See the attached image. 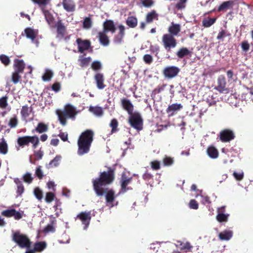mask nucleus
Listing matches in <instances>:
<instances>
[{"label":"nucleus","mask_w":253,"mask_h":253,"mask_svg":"<svg viewBox=\"0 0 253 253\" xmlns=\"http://www.w3.org/2000/svg\"><path fill=\"white\" fill-rule=\"evenodd\" d=\"M115 179V169L110 167L108 168L107 171L100 173L99 177L93 179L92 181L93 187L98 196H102L106 192L107 188L103 186L109 185Z\"/></svg>","instance_id":"nucleus-1"},{"label":"nucleus","mask_w":253,"mask_h":253,"mask_svg":"<svg viewBox=\"0 0 253 253\" xmlns=\"http://www.w3.org/2000/svg\"><path fill=\"white\" fill-rule=\"evenodd\" d=\"M93 135L94 132L91 129H86L81 133L78 140V155L82 156L89 151Z\"/></svg>","instance_id":"nucleus-2"},{"label":"nucleus","mask_w":253,"mask_h":253,"mask_svg":"<svg viewBox=\"0 0 253 253\" xmlns=\"http://www.w3.org/2000/svg\"><path fill=\"white\" fill-rule=\"evenodd\" d=\"M56 114L58 116L60 124L62 126H65L67 124L66 118L75 119L77 112L74 106L71 104H67L63 111L57 110Z\"/></svg>","instance_id":"nucleus-3"},{"label":"nucleus","mask_w":253,"mask_h":253,"mask_svg":"<svg viewBox=\"0 0 253 253\" xmlns=\"http://www.w3.org/2000/svg\"><path fill=\"white\" fill-rule=\"evenodd\" d=\"M12 240L21 249H29L31 246L32 242L26 234H22L17 231L13 233Z\"/></svg>","instance_id":"nucleus-4"},{"label":"nucleus","mask_w":253,"mask_h":253,"mask_svg":"<svg viewBox=\"0 0 253 253\" xmlns=\"http://www.w3.org/2000/svg\"><path fill=\"white\" fill-rule=\"evenodd\" d=\"M128 123L133 128L137 130H141L143 128V119L138 112H135L130 115Z\"/></svg>","instance_id":"nucleus-5"},{"label":"nucleus","mask_w":253,"mask_h":253,"mask_svg":"<svg viewBox=\"0 0 253 253\" xmlns=\"http://www.w3.org/2000/svg\"><path fill=\"white\" fill-rule=\"evenodd\" d=\"M163 45L168 52H170L171 49L176 47L177 41L172 35L167 34H164L162 37Z\"/></svg>","instance_id":"nucleus-6"},{"label":"nucleus","mask_w":253,"mask_h":253,"mask_svg":"<svg viewBox=\"0 0 253 253\" xmlns=\"http://www.w3.org/2000/svg\"><path fill=\"white\" fill-rule=\"evenodd\" d=\"M226 81L224 76L220 75L217 80V85L214 87V89L220 93H227L229 92V88L226 87Z\"/></svg>","instance_id":"nucleus-7"},{"label":"nucleus","mask_w":253,"mask_h":253,"mask_svg":"<svg viewBox=\"0 0 253 253\" xmlns=\"http://www.w3.org/2000/svg\"><path fill=\"white\" fill-rule=\"evenodd\" d=\"M132 177L127 176L125 172H123L121 174L120 179V183L121 185V192L125 193L127 191L131 189V188L127 187V186L131 182Z\"/></svg>","instance_id":"nucleus-8"},{"label":"nucleus","mask_w":253,"mask_h":253,"mask_svg":"<svg viewBox=\"0 0 253 253\" xmlns=\"http://www.w3.org/2000/svg\"><path fill=\"white\" fill-rule=\"evenodd\" d=\"M235 137L234 131L230 129L226 128L222 130L219 133L220 140L222 142H230Z\"/></svg>","instance_id":"nucleus-9"},{"label":"nucleus","mask_w":253,"mask_h":253,"mask_svg":"<svg viewBox=\"0 0 253 253\" xmlns=\"http://www.w3.org/2000/svg\"><path fill=\"white\" fill-rule=\"evenodd\" d=\"M91 211H82L79 213L76 217L77 219H80L82 224L84 225V229H86L88 227L91 220Z\"/></svg>","instance_id":"nucleus-10"},{"label":"nucleus","mask_w":253,"mask_h":253,"mask_svg":"<svg viewBox=\"0 0 253 253\" xmlns=\"http://www.w3.org/2000/svg\"><path fill=\"white\" fill-rule=\"evenodd\" d=\"M180 71L177 67L170 66L165 67L163 71V75L167 78L172 79L176 77Z\"/></svg>","instance_id":"nucleus-11"},{"label":"nucleus","mask_w":253,"mask_h":253,"mask_svg":"<svg viewBox=\"0 0 253 253\" xmlns=\"http://www.w3.org/2000/svg\"><path fill=\"white\" fill-rule=\"evenodd\" d=\"M76 43L78 45V51L81 53L87 50L91 45L90 42L89 40H83L81 38H78L76 40Z\"/></svg>","instance_id":"nucleus-12"},{"label":"nucleus","mask_w":253,"mask_h":253,"mask_svg":"<svg viewBox=\"0 0 253 253\" xmlns=\"http://www.w3.org/2000/svg\"><path fill=\"white\" fill-rule=\"evenodd\" d=\"M1 215L6 217H11L13 216L16 220H19L22 217V213L19 211H16L15 209H9L3 211Z\"/></svg>","instance_id":"nucleus-13"},{"label":"nucleus","mask_w":253,"mask_h":253,"mask_svg":"<svg viewBox=\"0 0 253 253\" xmlns=\"http://www.w3.org/2000/svg\"><path fill=\"white\" fill-rule=\"evenodd\" d=\"M94 79L98 89H103L105 87L106 85L104 84L105 78L102 73H96L94 76Z\"/></svg>","instance_id":"nucleus-14"},{"label":"nucleus","mask_w":253,"mask_h":253,"mask_svg":"<svg viewBox=\"0 0 253 253\" xmlns=\"http://www.w3.org/2000/svg\"><path fill=\"white\" fill-rule=\"evenodd\" d=\"M103 31L105 32H111L112 33L115 32L116 28L113 20L107 19L103 24Z\"/></svg>","instance_id":"nucleus-15"},{"label":"nucleus","mask_w":253,"mask_h":253,"mask_svg":"<svg viewBox=\"0 0 253 253\" xmlns=\"http://www.w3.org/2000/svg\"><path fill=\"white\" fill-rule=\"evenodd\" d=\"M121 104L124 109L126 111L129 115L132 113L133 105L129 100L124 98L121 100Z\"/></svg>","instance_id":"nucleus-16"},{"label":"nucleus","mask_w":253,"mask_h":253,"mask_svg":"<svg viewBox=\"0 0 253 253\" xmlns=\"http://www.w3.org/2000/svg\"><path fill=\"white\" fill-rule=\"evenodd\" d=\"M55 27L57 29V36L60 38L64 37L66 35V28L61 20H59L56 23Z\"/></svg>","instance_id":"nucleus-17"},{"label":"nucleus","mask_w":253,"mask_h":253,"mask_svg":"<svg viewBox=\"0 0 253 253\" xmlns=\"http://www.w3.org/2000/svg\"><path fill=\"white\" fill-rule=\"evenodd\" d=\"M13 67L15 72L22 74L25 67V64L23 60L15 59L14 61Z\"/></svg>","instance_id":"nucleus-18"},{"label":"nucleus","mask_w":253,"mask_h":253,"mask_svg":"<svg viewBox=\"0 0 253 253\" xmlns=\"http://www.w3.org/2000/svg\"><path fill=\"white\" fill-rule=\"evenodd\" d=\"M62 5L67 12H73L75 10L76 4L73 0H63Z\"/></svg>","instance_id":"nucleus-19"},{"label":"nucleus","mask_w":253,"mask_h":253,"mask_svg":"<svg viewBox=\"0 0 253 253\" xmlns=\"http://www.w3.org/2000/svg\"><path fill=\"white\" fill-rule=\"evenodd\" d=\"M119 33L116 35L114 38V42L116 43H121L124 37L125 33V27L124 25H120L118 26Z\"/></svg>","instance_id":"nucleus-20"},{"label":"nucleus","mask_w":253,"mask_h":253,"mask_svg":"<svg viewBox=\"0 0 253 253\" xmlns=\"http://www.w3.org/2000/svg\"><path fill=\"white\" fill-rule=\"evenodd\" d=\"M106 33L107 32L101 31L98 34V38L100 44L105 46H108L110 43L109 37Z\"/></svg>","instance_id":"nucleus-21"},{"label":"nucleus","mask_w":253,"mask_h":253,"mask_svg":"<svg viewBox=\"0 0 253 253\" xmlns=\"http://www.w3.org/2000/svg\"><path fill=\"white\" fill-rule=\"evenodd\" d=\"M181 27L178 24H174L172 22L171 25L169 27L168 31L169 35H172V36H177L180 32Z\"/></svg>","instance_id":"nucleus-22"},{"label":"nucleus","mask_w":253,"mask_h":253,"mask_svg":"<svg viewBox=\"0 0 253 253\" xmlns=\"http://www.w3.org/2000/svg\"><path fill=\"white\" fill-rule=\"evenodd\" d=\"M182 108V106L181 104H172L169 105L167 109V113L169 114V116H172L174 112L177 110H179Z\"/></svg>","instance_id":"nucleus-23"},{"label":"nucleus","mask_w":253,"mask_h":253,"mask_svg":"<svg viewBox=\"0 0 253 253\" xmlns=\"http://www.w3.org/2000/svg\"><path fill=\"white\" fill-rule=\"evenodd\" d=\"M232 231L225 230L219 234L218 237L221 241H228L232 238Z\"/></svg>","instance_id":"nucleus-24"},{"label":"nucleus","mask_w":253,"mask_h":253,"mask_svg":"<svg viewBox=\"0 0 253 253\" xmlns=\"http://www.w3.org/2000/svg\"><path fill=\"white\" fill-rule=\"evenodd\" d=\"M48 129V126L47 125L43 123H38L37 127L32 130V133L37 132L39 133H42L46 132Z\"/></svg>","instance_id":"nucleus-25"},{"label":"nucleus","mask_w":253,"mask_h":253,"mask_svg":"<svg viewBox=\"0 0 253 253\" xmlns=\"http://www.w3.org/2000/svg\"><path fill=\"white\" fill-rule=\"evenodd\" d=\"M105 194H106L105 198L106 202L108 204L112 203L115 199L114 191L112 189L108 190L107 188V190L106 191V192L105 193Z\"/></svg>","instance_id":"nucleus-26"},{"label":"nucleus","mask_w":253,"mask_h":253,"mask_svg":"<svg viewBox=\"0 0 253 253\" xmlns=\"http://www.w3.org/2000/svg\"><path fill=\"white\" fill-rule=\"evenodd\" d=\"M17 142L20 147H24L29 145V136H20L17 138Z\"/></svg>","instance_id":"nucleus-27"},{"label":"nucleus","mask_w":253,"mask_h":253,"mask_svg":"<svg viewBox=\"0 0 253 253\" xmlns=\"http://www.w3.org/2000/svg\"><path fill=\"white\" fill-rule=\"evenodd\" d=\"M158 15L156 11L153 10L148 13L146 16V22L147 23H151L154 19L158 20Z\"/></svg>","instance_id":"nucleus-28"},{"label":"nucleus","mask_w":253,"mask_h":253,"mask_svg":"<svg viewBox=\"0 0 253 253\" xmlns=\"http://www.w3.org/2000/svg\"><path fill=\"white\" fill-rule=\"evenodd\" d=\"M24 32L27 38L34 40L36 38L37 33L33 29L31 28H26Z\"/></svg>","instance_id":"nucleus-29"},{"label":"nucleus","mask_w":253,"mask_h":253,"mask_svg":"<svg viewBox=\"0 0 253 253\" xmlns=\"http://www.w3.org/2000/svg\"><path fill=\"white\" fill-rule=\"evenodd\" d=\"M209 156L212 159H216L218 156V150L213 146H210L207 149Z\"/></svg>","instance_id":"nucleus-30"},{"label":"nucleus","mask_w":253,"mask_h":253,"mask_svg":"<svg viewBox=\"0 0 253 253\" xmlns=\"http://www.w3.org/2000/svg\"><path fill=\"white\" fill-rule=\"evenodd\" d=\"M46 247V243L45 242H38L35 243L34 250L36 252H41Z\"/></svg>","instance_id":"nucleus-31"},{"label":"nucleus","mask_w":253,"mask_h":253,"mask_svg":"<svg viewBox=\"0 0 253 253\" xmlns=\"http://www.w3.org/2000/svg\"><path fill=\"white\" fill-rule=\"evenodd\" d=\"M32 108L30 109V108L27 105L23 106L20 112L22 118L26 120L29 116V112L32 111Z\"/></svg>","instance_id":"nucleus-32"},{"label":"nucleus","mask_w":253,"mask_h":253,"mask_svg":"<svg viewBox=\"0 0 253 253\" xmlns=\"http://www.w3.org/2000/svg\"><path fill=\"white\" fill-rule=\"evenodd\" d=\"M190 54V51L186 47L181 48L177 52L176 55L180 59L183 58L184 57L187 56Z\"/></svg>","instance_id":"nucleus-33"},{"label":"nucleus","mask_w":253,"mask_h":253,"mask_svg":"<svg viewBox=\"0 0 253 253\" xmlns=\"http://www.w3.org/2000/svg\"><path fill=\"white\" fill-rule=\"evenodd\" d=\"M56 223V220L55 219H52L50 221V223L48 224L43 230V232L46 234L49 232H54L55 231L54 225Z\"/></svg>","instance_id":"nucleus-34"},{"label":"nucleus","mask_w":253,"mask_h":253,"mask_svg":"<svg viewBox=\"0 0 253 253\" xmlns=\"http://www.w3.org/2000/svg\"><path fill=\"white\" fill-rule=\"evenodd\" d=\"M126 24L130 28H135L137 24V19L133 16H130L126 20Z\"/></svg>","instance_id":"nucleus-35"},{"label":"nucleus","mask_w":253,"mask_h":253,"mask_svg":"<svg viewBox=\"0 0 253 253\" xmlns=\"http://www.w3.org/2000/svg\"><path fill=\"white\" fill-rule=\"evenodd\" d=\"M233 1L232 0L224 1L218 7V11H221L225 9H228L230 7H232V6L233 4Z\"/></svg>","instance_id":"nucleus-36"},{"label":"nucleus","mask_w":253,"mask_h":253,"mask_svg":"<svg viewBox=\"0 0 253 253\" xmlns=\"http://www.w3.org/2000/svg\"><path fill=\"white\" fill-rule=\"evenodd\" d=\"M89 110L97 116H101L103 114V111L100 107H90Z\"/></svg>","instance_id":"nucleus-37"},{"label":"nucleus","mask_w":253,"mask_h":253,"mask_svg":"<svg viewBox=\"0 0 253 253\" xmlns=\"http://www.w3.org/2000/svg\"><path fill=\"white\" fill-rule=\"evenodd\" d=\"M92 26V21L90 17H86L83 22V27L85 29H89Z\"/></svg>","instance_id":"nucleus-38"},{"label":"nucleus","mask_w":253,"mask_h":253,"mask_svg":"<svg viewBox=\"0 0 253 253\" xmlns=\"http://www.w3.org/2000/svg\"><path fill=\"white\" fill-rule=\"evenodd\" d=\"M112 128L111 133H114L117 132L119 130L118 126L119 123L116 119H113L111 120L109 125Z\"/></svg>","instance_id":"nucleus-39"},{"label":"nucleus","mask_w":253,"mask_h":253,"mask_svg":"<svg viewBox=\"0 0 253 253\" xmlns=\"http://www.w3.org/2000/svg\"><path fill=\"white\" fill-rule=\"evenodd\" d=\"M8 152V146L7 143L4 138L0 142V153L3 155L7 154Z\"/></svg>","instance_id":"nucleus-40"},{"label":"nucleus","mask_w":253,"mask_h":253,"mask_svg":"<svg viewBox=\"0 0 253 253\" xmlns=\"http://www.w3.org/2000/svg\"><path fill=\"white\" fill-rule=\"evenodd\" d=\"M32 144V147L35 149L40 143L39 137L37 135L29 136V143Z\"/></svg>","instance_id":"nucleus-41"},{"label":"nucleus","mask_w":253,"mask_h":253,"mask_svg":"<svg viewBox=\"0 0 253 253\" xmlns=\"http://www.w3.org/2000/svg\"><path fill=\"white\" fill-rule=\"evenodd\" d=\"M228 214L219 212L216 216V219L219 222H227L228 221Z\"/></svg>","instance_id":"nucleus-42"},{"label":"nucleus","mask_w":253,"mask_h":253,"mask_svg":"<svg viewBox=\"0 0 253 253\" xmlns=\"http://www.w3.org/2000/svg\"><path fill=\"white\" fill-rule=\"evenodd\" d=\"M216 18H212L209 19H204L203 22V26L205 27H210L216 21Z\"/></svg>","instance_id":"nucleus-43"},{"label":"nucleus","mask_w":253,"mask_h":253,"mask_svg":"<svg viewBox=\"0 0 253 253\" xmlns=\"http://www.w3.org/2000/svg\"><path fill=\"white\" fill-rule=\"evenodd\" d=\"M53 75V72L51 70L47 69L42 76V79L43 81H49L52 77Z\"/></svg>","instance_id":"nucleus-44"},{"label":"nucleus","mask_w":253,"mask_h":253,"mask_svg":"<svg viewBox=\"0 0 253 253\" xmlns=\"http://www.w3.org/2000/svg\"><path fill=\"white\" fill-rule=\"evenodd\" d=\"M20 73L17 72H13L12 74L11 79L12 82L14 84H17L21 80V77L20 76Z\"/></svg>","instance_id":"nucleus-45"},{"label":"nucleus","mask_w":253,"mask_h":253,"mask_svg":"<svg viewBox=\"0 0 253 253\" xmlns=\"http://www.w3.org/2000/svg\"><path fill=\"white\" fill-rule=\"evenodd\" d=\"M34 194L38 200L41 201L42 200L43 198V193L39 187H36L35 188L34 190Z\"/></svg>","instance_id":"nucleus-46"},{"label":"nucleus","mask_w":253,"mask_h":253,"mask_svg":"<svg viewBox=\"0 0 253 253\" xmlns=\"http://www.w3.org/2000/svg\"><path fill=\"white\" fill-rule=\"evenodd\" d=\"M55 198V195L53 193L48 192L46 193L45 201L46 203H50L54 200Z\"/></svg>","instance_id":"nucleus-47"},{"label":"nucleus","mask_w":253,"mask_h":253,"mask_svg":"<svg viewBox=\"0 0 253 253\" xmlns=\"http://www.w3.org/2000/svg\"><path fill=\"white\" fill-rule=\"evenodd\" d=\"M173 162L174 160L172 158L167 156H166L163 160V164L165 166H171L173 164Z\"/></svg>","instance_id":"nucleus-48"},{"label":"nucleus","mask_w":253,"mask_h":253,"mask_svg":"<svg viewBox=\"0 0 253 253\" xmlns=\"http://www.w3.org/2000/svg\"><path fill=\"white\" fill-rule=\"evenodd\" d=\"M0 61L5 66H8L10 63L9 57L5 54L0 55Z\"/></svg>","instance_id":"nucleus-49"},{"label":"nucleus","mask_w":253,"mask_h":253,"mask_svg":"<svg viewBox=\"0 0 253 253\" xmlns=\"http://www.w3.org/2000/svg\"><path fill=\"white\" fill-rule=\"evenodd\" d=\"M18 119L17 117L15 116L14 117L10 119L9 122L8 123V126H10V128L16 127L18 125Z\"/></svg>","instance_id":"nucleus-50"},{"label":"nucleus","mask_w":253,"mask_h":253,"mask_svg":"<svg viewBox=\"0 0 253 253\" xmlns=\"http://www.w3.org/2000/svg\"><path fill=\"white\" fill-rule=\"evenodd\" d=\"M91 58L90 57L82 58L79 59L80 62V66L82 67L87 66L91 61Z\"/></svg>","instance_id":"nucleus-51"},{"label":"nucleus","mask_w":253,"mask_h":253,"mask_svg":"<svg viewBox=\"0 0 253 253\" xmlns=\"http://www.w3.org/2000/svg\"><path fill=\"white\" fill-rule=\"evenodd\" d=\"M180 245L181 246L180 249L185 252H189L193 247L189 242L186 243H180Z\"/></svg>","instance_id":"nucleus-52"},{"label":"nucleus","mask_w":253,"mask_h":253,"mask_svg":"<svg viewBox=\"0 0 253 253\" xmlns=\"http://www.w3.org/2000/svg\"><path fill=\"white\" fill-rule=\"evenodd\" d=\"M44 15L47 23L49 24H52L54 21L52 15L48 11H44Z\"/></svg>","instance_id":"nucleus-53"},{"label":"nucleus","mask_w":253,"mask_h":253,"mask_svg":"<svg viewBox=\"0 0 253 253\" xmlns=\"http://www.w3.org/2000/svg\"><path fill=\"white\" fill-rule=\"evenodd\" d=\"M43 155V152L40 149L39 150L35 151L34 152V156L35 157V161H39L42 159Z\"/></svg>","instance_id":"nucleus-54"},{"label":"nucleus","mask_w":253,"mask_h":253,"mask_svg":"<svg viewBox=\"0 0 253 253\" xmlns=\"http://www.w3.org/2000/svg\"><path fill=\"white\" fill-rule=\"evenodd\" d=\"M8 97L7 96H3L0 98V107L1 108H5L8 105Z\"/></svg>","instance_id":"nucleus-55"},{"label":"nucleus","mask_w":253,"mask_h":253,"mask_svg":"<svg viewBox=\"0 0 253 253\" xmlns=\"http://www.w3.org/2000/svg\"><path fill=\"white\" fill-rule=\"evenodd\" d=\"M230 34L228 33L226 30H222L220 32H219L217 35L216 37L217 40H221L225 38L227 36H229Z\"/></svg>","instance_id":"nucleus-56"},{"label":"nucleus","mask_w":253,"mask_h":253,"mask_svg":"<svg viewBox=\"0 0 253 253\" xmlns=\"http://www.w3.org/2000/svg\"><path fill=\"white\" fill-rule=\"evenodd\" d=\"M167 86L166 84H163L162 85H159L157 87L155 88L153 91L152 93L153 94H158L161 93L162 91L164 90L166 86Z\"/></svg>","instance_id":"nucleus-57"},{"label":"nucleus","mask_w":253,"mask_h":253,"mask_svg":"<svg viewBox=\"0 0 253 253\" xmlns=\"http://www.w3.org/2000/svg\"><path fill=\"white\" fill-rule=\"evenodd\" d=\"M23 179L24 182L31 183L33 181V178L32 177L31 173L27 172L23 176Z\"/></svg>","instance_id":"nucleus-58"},{"label":"nucleus","mask_w":253,"mask_h":253,"mask_svg":"<svg viewBox=\"0 0 253 253\" xmlns=\"http://www.w3.org/2000/svg\"><path fill=\"white\" fill-rule=\"evenodd\" d=\"M61 157L60 156H56L49 163V165L51 167H57L59 165V162L60 161Z\"/></svg>","instance_id":"nucleus-59"},{"label":"nucleus","mask_w":253,"mask_h":253,"mask_svg":"<svg viewBox=\"0 0 253 253\" xmlns=\"http://www.w3.org/2000/svg\"><path fill=\"white\" fill-rule=\"evenodd\" d=\"M242 49L244 52H247L250 49V44L247 41H244L241 43Z\"/></svg>","instance_id":"nucleus-60"},{"label":"nucleus","mask_w":253,"mask_h":253,"mask_svg":"<svg viewBox=\"0 0 253 253\" xmlns=\"http://www.w3.org/2000/svg\"><path fill=\"white\" fill-rule=\"evenodd\" d=\"M150 165L152 169L154 170H157L161 168L160 162L158 161H153L150 163Z\"/></svg>","instance_id":"nucleus-61"},{"label":"nucleus","mask_w":253,"mask_h":253,"mask_svg":"<svg viewBox=\"0 0 253 253\" xmlns=\"http://www.w3.org/2000/svg\"><path fill=\"white\" fill-rule=\"evenodd\" d=\"M101 63L98 61H95L91 64V68L93 70H98L101 69Z\"/></svg>","instance_id":"nucleus-62"},{"label":"nucleus","mask_w":253,"mask_h":253,"mask_svg":"<svg viewBox=\"0 0 253 253\" xmlns=\"http://www.w3.org/2000/svg\"><path fill=\"white\" fill-rule=\"evenodd\" d=\"M189 207L192 209L197 210L199 208V204L195 200H191L189 202Z\"/></svg>","instance_id":"nucleus-63"},{"label":"nucleus","mask_w":253,"mask_h":253,"mask_svg":"<svg viewBox=\"0 0 253 253\" xmlns=\"http://www.w3.org/2000/svg\"><path fill=\"white\" fill-rule=\"evenodd\" d=\"M143 60L146 64H150L152 62L153 58L150 54H145L143 56Z\"/></svg>","instance_id":"nucleus-64"}]
</instances>
